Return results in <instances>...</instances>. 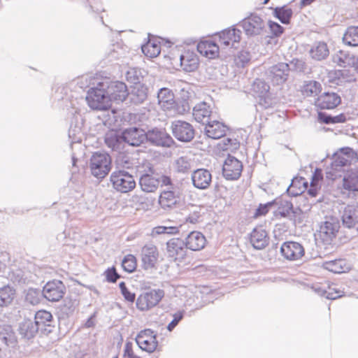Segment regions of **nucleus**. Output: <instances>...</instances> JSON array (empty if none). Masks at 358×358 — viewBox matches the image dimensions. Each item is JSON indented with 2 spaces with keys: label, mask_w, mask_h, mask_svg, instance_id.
I'll return each mask as SVG.
<instances>
[{
  "label": "nucleus",
  "mask_w": 358,
  "mask_h": 358,
  "mask_svg": "<svg viewBox=\"0 0 358 358\" xmlns=\"http://www.w3.org/2000/svg\"><path fill=\"white\" fill-rule=\"evenodd\" d=\"M173 136L179 141H190L194 136V129L188 122L181 120L175 121L171 125Z\"/></svg>",
  "instance_id": "12"
},
{
  "label": "nucleus",
  "mask_w": 358,
  "mask_h": 358,
  "mask_svg": "<svg viewBox=\"0 0 358 358\" xmlns=\"http://www.w3.org/2000/svg\"><path fill=\"white\" fill-rule=\"evenodd\" d=\"M52 315L50 312L45 310H40L35 314V322L38 327H43L45 326H50V323L52 320Z\"/></svg>",
  "instance_id": "43"
},
{
  "label": "nucleus",
  "mask_w": 358,
  "mask_h": 358,
  "mask_svg": "<svg viewBox=\"0 0 358 358\" xmlns=\"http://www.w3.org/2000/svg\"><path fill=\"white\" fill-rule=\"evenodd\" d=\"M164 296L162 289H152L141 294L137 299L136 306L141 311H147L156 306Z\"/></svg>",
  "instance_id": "6"
},
{
  "label": "nucleus",
  "mask_w": 358,
  "mask_h": 358,
  "mask_svg": "<svg viewBox=\"0 0 358 358\" xmlns=\"http://www.w3.org/2000/svg\"><path fill=\"white\" fill-rule=\"evenodd\" d=\"M242 27L247 34L257 35L262 30L264 21L258 15H251L243 20Z\"/></svg>",
  "instance_id": "22"
},
{
  "label": "nucleus",
  "mask_w": 358,
  "mask_h": 358,
  "mask_svg": "<svg viewBox=\"0 0 358 358\" xmlns=\"http://www.w3.org/2000/svg\"><path fill=\"white\" fill-rule=\"evenodd\" d=\"M86 99L89 106L98 110H107L112 107L107 90L103 83H99L94 87L90 88L87 92Z\"/></svg>",
  "instance_id": "1"
},
{
  "label": "nucleus",
  "mask_w": 358,
  "mask_h": 358,
  "mask_svg": "<svg viewBox=\"0 0 358 358\" xmlns=\"http://www.w3.org/2000/svg\"><path fill=\"white\" fill-rule=\"evenodd\" d=\"M352 65L354 68L358 71V57L353 61Z\"/></svg>",
  "instance_id": "61"
},
{
  "label": "nucleus",
  "mask_w": 358,
  "mask_h": 358,
  "mask_svg": "<svg viewBox=\"0 0 358 358\" xmlns=\"http://www.w3.org/2000/svg\"><path fill=\"white\" fill-rule=\"evenodd\" d=\"M317 120L321 123L332 124V116L327 115L323 112H318Z\"/></svg>",
  "instance_id": "55"
},
{
  "label": "nucleus",
  "mask_w": 358,
  "mask_h": 358,
  "mask_svg": "<svg viewBox=\"0 0 358 358\" xmlns=\"http://www.w3.org/2000/svg\"><path fill=\"white\" fill-rule=\"evenodd\" d=\"M336 62L338 64V65L341 66H343L345 62L341 58H338V60L336 61Z\"/></svg>",
  "instance_id": "60"
},
{
  "label": "nucleus",
  "mask_w": 358,
  "mask_h": 358,
  "mask_svg": "<svg viewBox=\"0 0 358 358\" xmlns=\"http://www.w3.org/2000/svg\"><path fill=\"white\" fill-rule=\"evenodd\" d=\"M310 54L311 57L314 59H324L329 54L327 43L324 42H319L311 48Z\"/></svg>",
  "instance_id": "40"
},
{
  "label": "nucleus",
  "mask_w": 358,
  "mask_h": 358,
  "mask_svg": "<svg viewBox=\"0 0 358 358\" xmlns=\"http://www.w3.org/2000/svg\"><path fill=\"white\" fill-rule=\"evenodd\" d=\"M123 358H140L134 354L131 343H127L125 344Z\"/></svg>",
  "instance_id": "53"
},
{
  "label": "nucleus",
  "mask_w": 358,
  "mask_h": 358,
  "mask_svg": "<svg viewBox=\"0 0 358 358\" xmlns=\"http://www.w3.org/2000/svg\"><path fill=\"white\" fill-rule=\"evenodd\" d=\"M341 220L344 227L358 229V205L346 206L342 212Z\"/></svg>",
  "instance_id": "21"
},
{
  "label": "nucleus",
  "mask_w": 358,
  "mask_h": 358,
  "mask_svg": "<svg viewBox=\"0 0 358 358\" xmlns=\"http://www.w3.org/2000/svg\"><path fill=\"white\" fill-rule=\"evenodd\" d=\"M343 41L351 46L358 45V26H352L347 29L343 36Z\"/></svg>",
  "instance_id": "42"
},
{
  "label": "nucleus",
  "mask_w": 358,
  "mask_h": 358,
  "mask_svg": "<svg viewBox=\"0 0 358 358\" xmlns=\"http://www.w3.org/2000/svg\"><path fill=\"white\" fill-rule=\"evenodd\" d=\"M192 180L194 187L203 189L210 186L212 181V175L207 169H199L193 172Z\"/></svg>",
  "instance_id": "24"
},
{
  "label": "nucleus",
  "mask_w": 358,
  "mask_h": 358,
  "mask_svg": "<svg viewBox=\"0 0 358 358\" xmlns=\"http://www.w3.org/2000/svg\"><path fill=\"white\" fill-rule=\"evenodd\" d=\"M178 170L185 172L190 169V164L185 157L179 158L176 162Z\"/></svg>",
  "instance_id": "52"
},
{
  "label": "nucleus",
  "mask_w": 358,
  "mask_h": 358,
  "mask_svg": "<svg viewBox=\"0 0 358 358\" xmlns=\"http://www.w3.org/2000/svg\"><path fill=\"white\" fill-rule=\"evenodd\" d=\"M347 120L346 116L344 113H341L336 116H332V124L344 123Z\"/></svg>",
  "instance_id": "56"
},
{
  "label": "nucleus",
  "mask_w": 358,
  "mask_h": 358,
  "mask_svg": "<svg viewBox=\"0 0 358 358\" xmlns=\"http://www.w3.org/2000/svg\"><path fill=\"white\" fill-rule=\"evenodd\" d=\"M155 231L158 234H175L178 232V229L176 227H164V226H159L155 228Z\"/></svg>",
  "instance_id": "51"
},
{
  "label": "nucleus",
  "mask_w": 358,
  "mask_h": 358,
  "mask_svg": "<svg viewBox=\"0 0 358 358\" xmlns=\"http://www.w3.org/2000/svg\"><path fill=\"white\" fill-rule=\"evenodd\" d=\"M289 69V65L285 62L273 66L270 71L272 81L277 85L285 82Z\"/></svg>",
  "instance_id": "29"
},
{
  "label": "nucleus",
  "mask_w": 358,
  "mask_h": 358,
  "mask_svg": "<svg viewBox=\"0 0 358 358\" xmlns=\"http://www.w3.org/2000/svg\"><path fill=\"white\" fill-rule=\"evenodd\" d=\"M323 180V174L320 169H316L313 174L309 188L308 187V194L315 197L320 190L321 184Z\"/></svg>",
  "instance_id": "37"
},
{
  "label": "nucleus",
  "mask_w": 358,
  "mask_h": 358,
  "mask_svg": "<svg viewBox=\"0 0 358 358\" xmlns=\"http://www.w3.org/2000/svg\"><path fill=\"white\" fill-rule=\"evenodd\" d=\"M241 31L235 28H229L215 35L218 43L224 47H233L241 40Z\"/></svg>",
  "instance_id": "20"
},
{
  "label": "nucleus",
  "mask_w": 358,
  "mask_h": 358,
  "mask_svg": "<svg viewBox=\"0 0 358 358\" xmlns=\"http://www.w3.org/2000/svg\"><path fill=\"white\" fill-rule=\"evenodd\" d=\"M269 1V0H264V3L266 4Z\"/></svg>",
  "instance_id": "62"
},
{
  "label": "nucleus",
  "mask_w": 358,
  "mask_h": 358,
  "mask_svg": "<svg viewBox=\"0 0 358 358\" xmlns=\"http://www.w3.org/2000/svg\"><path fill=\"white\" fill-rule=\"evenodd\" d=\"M280 252L287 260L296 261L300 259L305 254L301 244L295 241H286L281 245Z\"/></svg>",
  "instance_id": "16"
},
{
  "label": "nucleus",
  "mask_w": 358,
  "mask_h": 358,
  "mask_svg": "<svg viewBox=\"0 0 358 358\" xmlns=\"http://www.w3.org/2000/svg\"><path fill=\"white\" fill-rule=\"evenodd\" d=\"M273 203L278 206L275 210V215L277 217H285L292 214V218L296 224H300L303 222L306 217L304 212L301 209L293 210V206L290 201L280 199Z\"/></svg>",
  "instance_id": "8"
},
{
  "label": "nucleus",
  "mask_w": 358,
  "mask_h": 358,
  "mask_svg": "<svg viewBox=\"0 0 358 358\" xmlns=\"http://www.w3.org/2000/svg\"><path fill=\"white\" fill-rule=\"evenodd\" d=\"M243 171V164L241 161L236 158L229 156L222 167L224 177L230 180H237L241 176Z\"/></svg>",
  "instance_id": "13"
},
{
  "label": "nucleus",
  "mask_w": 358,
  "mask_h": 358,
  "mask_svg": "<svg viewBox=\"0 0 358 358\" xmlns=\"http://www.w3.org/2000/svg\"><path fill=\"white\" fill-rule=\"evenodd\" d=\"M158 104L164 110H171L176 106L174 94L168 88H162L158 93Z\"/></svg>",
  "instance_id": "28"
},
{
  "label": "nucleus",
  "mask_w": 358,
  "mask_h": 358,
  "mask_svg": "<svg viewBox=\"0 0 358 358\" xmlns=\"http://www.w3.org/2000/svg\"><path fill=\"white\" fill-rule=\"evenodd\" d=\"M184 243L187 248L193 251H199L205 247L206 239L203 234L194 231L189 233Z\"/></svg>",
  "instance_id": "27"
},
{
  "label": "nucleus",
  "mask_w": 358,
  "mask_h": 358,
  "mask_svg": "<svg viewBox=\"0 0 358 358\" xmlns=\"http://www.w3.org/2000/svg\"><path fill=\"white\" fill-rule=\"evenodd\" d=\"M323 268L334 273H345L350 269L348 262L344 259H336L322 263Z\"/></svg>",
  "instance_id": "32"
},
{
  "label": "nucleus",
  "mask_w": 358,
  "mask_h": 358,
  "mask_svg": "<svg viewBox=\"0 0 358 358\" xmlns=\"http://www.w3.org/2000/svg\"><path fill=\"white\" fill-rule=\"evenodd\" d=\"M164 255L169 262L176 263L178 266L186 264L189 260L185 244L179 238H173L167 241Z\"/></svg>",
  "instance_id": "2"
},
{
  "label": "nucleus",
  "mask_w": 358,
  "mask_h": 358,
  "mask_svg": "<svg viewBox=\"0 0 358 358\" xmlns=\"http://www.w3.org/2000/svg\"><path fill=\"white\" fill-rule=\"evenodd\" d=\"M122 266L124 271L127 273H133L137 268V259L133 255L129 254L122 259Z\"/></svg>",
  "instance_id": "45"
},
{
  "label": "nucleus",
  "mask_w": 358,
  "mask_h": 358,
  "mask_svg": "<svg viewBox=\"0 0 358 358\" xmlns=\"http://www.w3.org/2000/svg\"><path fill=\"white\" fill-rule=\"evenodd\" d=\"M92 175L98 178H104L111 169V158L106 153L95 152L90 160Z\"/></svg>",
  "instance_id": "4"
},
{
  "label": "nucleus",
  "mask_w": 358,
  "mask_h": 358,
  "mask_svg": "<svg viewBox=\"0 0 358 358\" xmlns=\"http://www.w3.org/2000/svg\"><path fill=\"white\" fill-rule=\"evenodd\" d=\"M227 141H228L229 142H231V139H229V138L227 139Z\"/></svg>",
  "instance_id": "63"
},
{
  "label": "nucleus",
  "mask_w": 358,
  "mask_h": 358,
  "mask_svg": "<svg viewBox=\"0 0 358 358\" xmlns=\"http://www.w3.org/2000/svg\"><path fill=\"white\" fill-rule=\"evenodd\" d=\"M39 328L35 322L31 320H24L20 327V333L24 337L29 339L33 338L38 332Z\"/></svg>",
  "instance_id": "39"
},
{
  "label": "nucleus",
  "mask_w": 358,
  "mask_h": 358,
  "mask_svg": "<svg viewBox=\"0 0 358 358\" xmlns=\"http://www.w3.org/2000/svg\"><path fill=\"white\" fill-rule=\"evenodd\" d=\"M354 157V151L350 148H343L333 156L329 171L327 172V178L335 180L339 176L338 173L344 166L350 165Z\"/></svg>",
  "instance_id": "3"
},
{
  "label": "nucleus",
  "mask_w": 358,
  "mask_h": 358,
  "mask_svg": "<svg viewBox=\"0 0 358 358\" xmlns=\"http://www.w3.org/2000/svg\"><path fill=\"white\" fill-rule=\"evenodd\" d=\"M182 313H176L173 315V320L169 324L167 329L169 331H171L178 324V322L182 320Z\"/></svg>",
  "instance_id": "54"
},
{
  "label": "nucleus",
  "mask_w": 358,
  "mask_h": 358,
  "mask_svg": "<svg viewBox=\"0 0 358 358\" xmlns=\"http://www.w3.org/2000/svg\"><path fill=\"white\" fill-rule=\"evenodd\" d=\"M341 96L334 92H325L315 98L314 106L319 110H331L341 104Z\"/></svg>",
  "instance_id": "9"
},
{
  "label": "nucleus",
  "mask_w": 358,
  "mask_h": 358,
  "mask_svg": "<svg viewBox=\"0 0 358 358\" xmlns=\"http://www.w3.org/2000/svg\"><path fill=\"white\" fill-rule=\"evenodd\" d=\"M142 51L148 57H156L161 52V43L156 38H150L142 46Z\"/></svg>",
  "instance_id": "36"
},
{
  "label": "nucleus",
  "mask_w": 358,
  "mask_h": 358,
  "mask_svg": "<svg viewBox=\"0 0 358 358\" xmlns=\"http://www.w3.org/2000/svg\"><path fill=\"white\" fill-rule=\"evenodd\" d=\"M180 66L184 71L192 72L199 67V58L193 50H185L180 56Z\"/></svg>",
  "instance_id": "25"
},
{
  "label": "nucleus",
  "mask_w": 358,
  "mask_h": 358,
  "mask_svg": "<svg viewBox=\"0 0 358 358\" xmlns=\"http://www.w3.org/2000/svg\"><path fill=\"white\" fill-rule=\"evenodd\" d=\"M121 293L125 301L133 303L136 299V294L131 292L127 287L124 282H121L119 285Z\"/></svg>",
  "instance_id": "46"
},
{
  "label": "nucleus",
  "mask_w": 358,
  "mask_h": 358,
  "mask_svg": "<svg viewBox=\"0 0 358 358\" xmlns=\"http://www.w3.org/2000/svg\"><path fill=\"white\" fill-rule=\"evenodd\" d=\"M315 0H301V5L302 6H306L311 4Z\"/></svg>",
  "instance_id": "59"
},
{
  "label": "nucleus",
  "mask_w": 358,
  "mask_h": 358,
  "mask_svg": "<svg viewBox=\"0 0 358 358\" xmlns=\"http://www.w3.org/2000/svg\"><path fill=\"white\" fill-rule=\"evenodd\" d=\"M343 188L349 192H358V170H350L344 176Z\"/></svg>",
  "instance_id": "34"
},
{
  "label": "nucleus",
  "mask_w": 358,
  "mask_h": 358,
  "mask_svg": "<svg viewBox=\"0 0 358 358\" xmlns=\"http://www.w3.org/2000/svg\"><path fill=\"white\" fill-rule=\"evenodd\" d=\"M322 90L320 83L316 80L306 81L301 87V92L304 97H315L319 96Z\"/></svg>",
  "instance_id": "35"
},
{
  "label": "nucleus",
  "mask_w": 358,
  "mask_h": 358,
  "mask_svg": "<svg viewBox=\"0 0 358 358\" xmlns=\"http://www.w3.org/2000/svg\"><path fill=\"white\" fill-rule=\"evenodd\" d=\"M108 94L110 102L120 103L124 101L128 95V89L125 83L120 81L112 82L107 87Z\"/></svg>",
  "instance_id": "17"
},
{
  "label": "nucleus",
  "mask_w": 358,
  "mask_h": 358,
  "mask_svg": "<svg viewBox=\"0 0 358 358\" xmlns=\"http://www.w3.org/2000/svg\"><path fill=\"white\" fill-rule=\"evenodd\" d=\"M147 138L152 143L163 147H169L173 142L169 134L162 131L149 132Z\"/></svg>",
  "instance_id": "31"
},
{
  "label": "nucleus",
  "mask_w": 358,
  "mask_h": 358,
  "mask_svg": "<svg viewBox=\"0 0 358 358\" xmlns=\"http://www.w3.org/2000/svg\"><path fill=\"white\" fill-rule=\"evenodd\" d=\"M114 358H117V357H114Z\"/></svg>",
  "instance_id": "64"
},
{
  "label": "nucleus",
  "mask_w": 358,
  "mask_h": 358,
  "mask_svg": "<svg viewBox=\"0 0 358 358\" xmlns=\"http://www.w3.org/2000/svg\"><path fill=\"white\" fill-rule=\"evenodd\" d=\"M15 294V290L9 286L0 289V306L9 305L13 301Z\"/></svg>",
  "instance_id": "44"
},
{
  "label": "nucleus",
  "mask_w": 358,
  "mask_h": 358,
  "mask_svg": "<svg viewBox=\"0 0 358 358\" xmlns=\"http://www.w3.org/2000/svg\"><path fill=\"white\" fill-rule=\"evenodd\" d=\"M308 191V181L303 177H297L292 180L288 188V192L293 196L301 195Z\"/></svg>",
  "instance_id": "38"
},
{
  "label": "nucleus",
  "mask_w": 358,
  "mask_h": 358,
  "mask_svg": "<svg viewBox=\"0 0 358 358\" xmlns=\"http://www.w3.org/2000/svg\"><path fill=\"white\" fill-rule=\"evenodd\" d=\"M292 13L293 12L292 8H289L287 6L277 7L273 10L274 16L283 24L289 23Z\"/></svg>",
  "instance_id": "41"
},
{
  "label": "nucleus",
  "mask_w": 358,
  "mask_h": 358,
  "mask_svg": "<svg viewBox=\"0 0 358 358\" xmlns=\"http://www.w3.org/2000/svg\"><path fill=\"white\" fill-rule=\"evenodd\" d=\"M268 27L273 35L276 37L280 36L284 31V29L281 25L273 21L268 22Z\"/></svg>",
  "instance_id": "50"
},
{
  "label": "nucleus",
  "mask_w": 358,
  "mask_h": 358,
  "mask_svg": "<svg viewBox=\"0 0 358 358\" xmlns=\"http://www.w3.org/2000/svg\"><path fill=\"white\" fill-rule=\"evenodd\" d=\"M250 240L255 248L261 250L268 244L269 237L262 227H257L251 232Z\"/></svg>",
  "instance_id": "26"
},
{
  "label": "nucleus",
  "mask_w": 358,
  "mask_h": 358,
  "mask_svg": "<svg viewBox=\"0 0 358 358\" xmlns=\"http://www.w3.org/2000/svg\"><path fill=\"white\" fill-rule=\"evenodd\" d=\"M122 138L131 145L139 146L145 141L147 135L143 129L130 128L122 133Z\"/></svg>",
  "instance_id": "23"
},
{
  "label": "nucleus",
  "mask_w": 358,
  "mask_h": 358,
  "mask_svg": "<svg viewBox=\"0 0 358 358\" xmlns=\"http://www.w3.org/2000/svg\"><path fill=\"white\" fill-rule=\"evenodd\" d=\"M327 298L334 300L342 296V292L337 287L336 285H329L324 291Z\"/></svg>",
  "instance_id": "47"
},
{
  "label": "nucleus",
  "mask_w": 358,
  "mask_h": 358,
  "mask_svg": "<svg viewBox=\"0 0 358 358\" xmlns=\"http://www.w3.org/2000/svg\"><path fill=\"white\" fill-rule=\"evenodd\" d=\"M340 229V224L337 220L325 221L320 227L319 237L326 244L331 243L336 237Z\"/></svg>",
  "instance_id": "18"
},
{
  "label": "nucleus",
  "mask_w": 358,
  "mask_h": 358,
  "mask_svg": "<svg viewBox=\"0 0 358 358\" xmlns=\"http://www.w3.org/2000/svg\"><path fill=\"white\" fill-rule=\"evenodd\" d=\"M159 183H162V185L169 186L172 185L171 179L169 176L163 175L160 177Z\"/></svg>",
  "instance_id": "57"
},
{
  "label": "nucleus",
  "mask_w": 358,
  "mask_h": 358,
  "mask_svg": "<svg viewBox=\"0 0 358 358\" xmlns=\"http://www.w3.org/2000/svg\"><path fill=\"white\" fill-rule=\"evenodd\" d=\"M110 182L113 188L121 193L129 192L136 187L134 176L123 170L113 171L110 176Z\"/></svg>",
  "instance_id": "5"
},
{
  "label": "nucleus",
  "mask_w": 358,
  "mask_h": 358,
  "mask_svg": "<svg viewBox=\"0 0 358 358\" xmlns=\"http://www.w3.org/2000/svg\"><path fill=\"white\" fill-rule=\"evenodd\" d=\"M257 87H259V86H262V87L264 88L265 91L266 92H268V89H269V86L264 82L263 81H259L257 83H256L255 84Z\"/></svg>",
  "instance_id": "58"
},
{
  "label": "nucleus",
  "mask_w": 358,
  "mask_h": 358,
  "mask_svg": "<svg viewBox=\"0 0 358 358\" xmlns=\"http://www.w3.org/2000/svg\"><path fill=\"white\" fill-rule=\"evenodd\" d=\"M228 131V127L218 121L208 122L205 127L206 134L211 138L219 139L224 136Z\"/></svg>",
  "instance_id": "30"
},
{
  "label": "nucleus",
  "mask_w": 358,
  "mask_h": 358,
  "mask_svg": "<svg viewBox=\"0 0 358 358\" xmlns=\"http://www.w3.org/2000/svg\"><path fill=\"white\" fill-rule=\"evenodd\" d=\"M66 291V288L64 282L60 280L54 279L45 284L42 294L48 301L58 302L64 298Z\"/></svg>",
  "instance_id": "7"
},
{
  "label": "nucleus",
  "mask_w": 358,
  "mask_h": 358,
  "mask_svg": "<svg viewBox=\"0 0 358 358\" xmlns=\"http://www.w3.org/2000/svg\"><path fill=\"white\" fill-rule=\"evenodd\" d=\"M104 275L106 277V279L109 282H116L117 279L120 278V275L117 273L116 268L115 266H112L110 268H107L105 272Z\"/></svg>",
  "instance_id": "48"
},
{
  "label": "nucleus",
  "mask_w": 358,
  "mask_h": 358,
  "mask_svg": "<svg viewBox=\"0 0 358 358\" xmlns=\"http://www.w3.org/2000/svg\"><path fill=\"white\" fill-rule=\"evenodd\" d=\"M181 203V194L176 189H167L161 192L158 199L160 207L166 210L177 208Z\"/></svg>",
  "instance_id": "11"
},
{
  "label": "nucleus",
  "mask_w": 358,
  "mask_h": 358,
  "mask_svg": "<svg viewBox=\"0 0 358 358\" xmlns=\"http://www.w3.org/2000/svg\"><path fill=\"white\" fill-rule=\"evenodd\" d=\"M143 164L146 166L148 170L140 178L141 187L144 192H155L159 185V179L154 176L155 170L150 163L146 162Z\"/></svg>",
  "instance_id": "14"
},
{
  "label": "nucleus",
  "mask_w": 358,
  "mask_h": 358,
  "mask_svg": "<svg viewBox=\"0 0 358 358\" xmlns=\"http://www.w3.org/2000/svg\"><path fill=\"white\" fill-rule=\"evenodd\" d=\"M273 205L274 203L273 202H269L266 204H260L256 209L254 217H258L266 215L268 213L271 207Z\"/></svg>",
  "instance_id": "49"
},
{
  "label": "nucleus",
  "mask_w": 358,
  "mask_h": 358,
  "mask_svg": "<svg viewBox=\"0 0 358 358\" xmlns=\"http://www.w3.org/2000/svg\"><path fill=\"white\" fill-rule=\"evenodd\" d=\"M212 111L207 103L203 102L197 104L193 109V116L198 122L205 123L208 121Z\"/></svg>",
  "instance_id": "33"
},
{
  "label": "nucleus",
  "mask_w": 358,
  "mask_h": 358,
  "mask_svg": "<svg viewBox=\"0 0 358 358\" xmlns=\"http://www.w3.org/2000/svg\"><path fill=\"white\" fill-rule=\"evenodd\" d=\"M197 50L201 55L210 59L218 57L220 54L218 42L213 38L201 40L197 44Z\"/></svg>",
  "instance_id": "19"
},
{
  "label": "nucleus",
  "mask_w": 358,
  "mask_h": 358,
  "mask_svg": "<svg viewBox=\"0 0 358 358\" xmlns=\"http://www.w3.org/2000/svg\"><path fill=\"white\" fill-rule=\"evenodd\" d=\"M159 259V251L154 244L145 245L141 249V264L145 270L157 267Z\"/></svg>",
  "instance_id": "10"
},
{
  "label": "nucleus",
  "mask_w": 358,
  "mask_h": 358,
  "mask_svg": "<svg viewBox=\"0 0 358 358\" xmlns=\"http://www.w3.org/2000/svg\"><path fill=\"white\" fill-rule=\"evenodd\" d=\"M136 341L143 350L150 353L155 351L158 346L157 336L150 329L141 331L136 336Z\"/></svg>",
  "instance_id": "15"
}]
</instances>
